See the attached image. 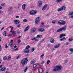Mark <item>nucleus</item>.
<instances>
[{"label": "nucleus", "mask_w": 73, "mask_h": 73, "mask_svg": "<svg viewBox=\"0 0 73 73\" xmlns=\"http://www.w3.org/2000/svg\"><path fill=\"white\" fill-rule=\"evenodd\" d=\"M61 69H62L61 66V65H58L54 67L52 70L53 72H57V71L60 70H61Z\"/></svg>", "instance_id": "f257e3e1"}, {"label": "nucleus", "mask_w": 73, "mask_h": 73, "mask_svg": "<svg viewBox=\"0 0 73 73\" xmlns=\"http://www.w3.org/2000/svg\"><path fill=\"white\" fill-rule=\"evenodd\" d=\"M28 61V58H25L22 59V60L21 61V63L23 65H25L27 64Z\"/></svg>", "instance_id": "f03ea898"}, {"label": "nucleus", "mask_w": 73, "mask_h": 73, "mask_svg": "<svg viewBox=\"0 0 73 73\" xmlns=\"http://www.w3.org/2000/svg\"><path fill=\"white\" fill-rule=\"evenodd\" d=\"M66 29V26H65L64 27H63L62 28H61L59 29L58 30H57V32H61L63 30V31H65Z\"/></svg>", "instance_id": "7ed1b4c3"}, {"label": "nucleus", "mask_w": 73, "mask_h": 73, "mask_svg": "<svg viewBox=\"0 0 73 73\" xmlns=\"http://www.w3.org/2000/svg\"><path fill=\"white\" fill-rule=\"evenodd\" d=\"M37 13V11L35 10H32L30 11V14L31 15H35Z\"/></svg>", "instance_id": "20e7f679"}, {"label": "nucleus", "mask_w": 73, "mask_h": 73, "mask_svg": "<svg viewBox=\"0 0 73 73\" xmlns=\"http://www.w3.org/2000/svg\"><path fill=\"white\" fill-rule=\"evenodd\" d=\"M36 20L35 21V24H37L39 21H40V17H37L36 18Z\"/></svg>", "instance_id": "39448f33"}, {"label": "nucleus", "mask_w": 73, "mask_h": 73, "mask_svg": "<svg viewBox=\"0 0 73 73\" xmlns=\"http://www.w3.org/2000/svg\"><path fill=\"white\" fill-rule=\"evenodd\" d=\"M38 31L39 32H43L45 31V29L44 28L41 27L38 29Z\"/></svg>", "instance_id": "423d86ee"}, {"label": "nucleus", "mask_w": 73, "mask_h": 73, "mask_svg": "<svg viewBox=\"0 0 73 73\" xmlns=\"http://www.w3.org/2000/svg\"><path fill=\"white\" fill-rule=\"evenodd\" d=\"M36 28H32L31 29V33H35L36 31Z\"/></svg>", "instance_id": "0eeeda50"}, {"label": "nucleus", "mask_w": 73, "mask_h": 73, "mask_svg": "<svg viewBox=\"0 0 73 73\" xmlns=\"http://www.w3.org/2000/svg\"><path fill=\"white\" fill-rule=\"evenodd\" d=\"M48 6V4H46L44 5L43 6V8L42 9V11H44L45 10V9L46 8V7H47V6Z\"/></svg>", "instance_id": "6e6552de"}, {"label": "nucleus", "mask_w": 73, "mask_h": 73, "mask_svg": "<svg viewBox=\"0 0 73 73\" xmlns=\"http://www.w3.org/2000/svg\"><path fill=\"white\" fill-rule=\"evenodd\" d=\"M38 7H41L42 6V2L41 1H38Z\"/></svg>", "instance_id": "1a4fd4ad"}, {"label": "nucleus", "mask_w": 73, "mask_h": 73, "mask_svg": "<svg viewBox=\"0 0 73 73\" xmlns=\"http://www.w3.org/2000/svg\"><path fill=\"white\" fill-rule=\"evenodd\" d=\"M13 40H11V41L9 42V45L10 47H12L13 45Z\"/></svg>", "instance_id": "9d476101"}, {"label": "nucleus", "mask_w": 73, "mask_h": 73, "mask_svg": "<svg viewBox=\"0 0 73 73\" xmlns=\"http://www.w3.org/2000/svg\"><path fill=\"white\" fill-rule=\"evenodd\" d=\"M39 72L40 73H42L43 72V69L41 67L39 68Z\"/></svg>", "instance_id": "9b49d317"}, {"label": "nucleus", "mask_w": 73, "mask_h": 73, "mask_svg": "<svg viewBox=\"0 0 73 73\" xmlns=\"http://www.w3.org/2000/svg\"><path fill=\"white\" fill-rule=\"evenodd\" d=\"M14 23H15V24H18L20 23V21L18 20H15Z\"/></svg>", "instance_id": "f8f14e48"}, {"label": "nucleus", "mask_w": 73, "mask_h": 73, "mask_svg": "<svg viewBox=\"0 0 73 73\" xmlns=\"http://www.w3.org/2000/svg\"><path fill=\"white\" fill-rule=\"evenodd\" d=\"M66 36V34H61L60 35L59 37L60 38H62V37H64V36Z\"/></svg>", "instance_id": "ddd939ff"}, {"label": "nucleus", "mask_w": 73, "mask_h": 73, "mask_svg": "<svg viewBox=\"0 0 73 73\" xmlns=\"http://www.w3.org/2000/svg\"><path fill=\"white\" fill-rule=\"evenodd\" d=\"M6 70V68H5V67H4L2 68H1L0 69L1 71V72H3V71H5V70Z\"/></svg>", "instance_id": "4468645a"}, {"label": "nucleus", "mask_w": 73, "mask_h": 73, "mask_svg": "<svg viewBox=\"0 0 73 73\" xmlns=\"http://www.w3.org/2000/svg\"><path fill=\"white\" fill-rule=\"evenodd\" d=\"M26 6V5L25 4H24L22 6V8L23 9H25V6Z\"/></svg>", "instance_id": "2eb2a0df"}, {"label": "nucleus", "mask_w": 73, "mask_h": 73, "mask_svg": "<svg viewBox=\"0 0 73 73\" xmlns=\"http://www.w3.org/2000/svg\"><path fill=\"white\" fill-rule=\"evenodd\" d=\"M36 62V60L33 59L32 60L31 62H30V64H33Z\"/></svg>", "instance_id": "dca6fc26"}, {"label": "nucleus", "mask_w": 73, "mask_h": 73, "mask_svg": "<svg viewBox=\"0 0 73 73\" xmlns=\"http://www.w3.org/2000/svg\"><path fill=\"white\" fill-rule=\"evenodd\" d=\"M29 28V26H28L26 27L24 31V32H26L27 30H28Z\"/></svg>", "instance_id": "f3484780"}, {"label": "nucleus", "mask_w": 73, "mask_h": 73, "mask_svg": "<svg viewBox=\"0 0 73 73\" xmlns=\"http://www.w3.org/2000/svg\"><path fill=\"white\" fill-rule=\"evenodd\" d=\"M60 8H61L62 11H64L66 7L65 6H62Z\"/></svg>", "instance_id": "a211bd4d"}, {"label": "nucleus", "mask_w": 73, "mask_h": 73, "mask_svg": "<svg viewBox=\"0 0 73 73\" xmlns=\"http://www.w3.org/2000/svg\"><path fill=\"white\" fill-rule=\"evenodd\" d=\"M41 37H42V35H38L36 36V38H41Z\"/></svg>", "instance_id": "6ab92c4d"}, {"label": "nucleus", "mask_w": 73, "mask_h": 73, "mask_svg": "<svg viewBox=\"0 0 73 73\" xmlns=\"http://www.w3.org/2000/svg\"><path fill=\"white\" fill-rule=\"evenodd\" d=\"M50 42H51V43H53L54 42V39L53 38H52L51 39L50 41Z\"/></svg>", "instance_id": "aec40b11"}, {"label": "nucleus", "mask_w": 73, "mask_h": 73, "mask_svg": "<svg viewBox=\"0 0 73 73\" xmlns=\"http://www.w3.org/2000/svg\"><path fill=\"white\" fill-rule=\"evenodd\" d=\"M44 41V39H42V40H41L40 41L39 43V44L40 45L42 43V42H43V41Z\"/></svg>", "instance_id": "412c9836"}, {"label": "nucleus", "mask_w": 73, "mask_h": 73, "mask_svg": "<svg viewBox=\"0 0 73 73\" xmlns=\"http://www.w3.org/2000/svg\"><path fill=\"white\" fill-rule=\"evenodd\" d=\"M66 40V38H65V37H64L60 39V40L62 41H64V40Z\"/></svg>", "instance_id": "4be33fe9"}, {"label": "nucleus", "mask_w": 73, "mask_h": 73, "mask_svg": "<svg viewBox=\"0 0 73 73\" xmlns=\"http://www.w3.org/2000/svg\"><path fill=\"white\" fill-rule=\"evenodd\" d=\"M62 21H58V23L59 25H62Z\"/></svg>", "instance_id": "5701e85b"}, {"label": "nucleus", "mask_w": 73, "mask_h": 73, "mask_svg": "<svg viewBox=\"0 0 73 73\" xmlns=\"http://www.w3.org/2000/svg\"><path fill=\"white\" fill-rule=\"evenodd\" d=\"M62 0H57L56 2L57 3H61V2H62Z\"/></svg>", "instance_id": "b1692460"}, {"label": "nucleus", "mask_w": 73, "mask_h": 73, "mask_svg": "<svg viewBox=\"0 0 73 73\" xmlns=\"http://www.w3.org/2000/svg\"><path fill=\"white\" fill-rule=\"evenodd\" d=\"M27 70H28V67H27L25 69V70H24V72H27Z\"/></svg>", "instance_id": "393cba45"}, {"label": "nucleus", "mask_w": 73, "mask_h": 73, "mask_svg": "<svg viewBox=\"0 0 73 73\" xmlns=\"http://www.w3.org/2000/svg\"><path fill=\"white\" fill-rule=\"evenodd\" d=\"M12 9V7H9L8 9V11H11Z\"/></svg>", "instance_id": "a878e982"}, {"label": "nucleus", "mask_w": 73, "mask_h": 73, "mask_svg": "<svg viewBox=\"0 0 73 73\" xmlns=\"http://www.w3.org/2000/svg\"><path fill=\"white\" fill-rule=\"evenodd\" d=\"M8 60H11V55L8 56Z\"/></svg>", "instance_id": "bb28decb"}, {"label": "nucleus", "mask_w": 73, "mask_h": 73, "mask_svg": "<svg viewBox=\"0 0 73 73\" xmlns=\"http://www.w3.org/2000/svg\"><path fill=\"white\" fill-rule=\"evenodd\" d=\"M30 48V46L29 45H28L26 48V49L27 50H28V49Z\"/></svg>", "instance_id": "cd10ccee"}, {"label": "nucleus", "mask_w": 73, "mask_h": 73, "mask_svg": "<svg viewBox=\"0 0 73 73\" xmlns=\"http://www.w3.org/2000/svg\"><path fill=\"white\" fill-rule=\"evenodd\" d=\"M66 24V22L65 21H62V25H64Z\"/></svg>", "instance_id": "c85d7f7f"}, {"label": "nucleus", "mask_w": 73, "mask_h": 73, "mask_svg": "<svg viewBox=\"0 0 73 73\" xmlns=\"http://www.w3.org/2000/svg\"><path fill=\"white\" fill-rule=\"evenodd\" d=\"M56 21L55 20H53L52 21V24H55V23H56Z\"/></svg>", "instance_id": "c756f323"}, {"label": "nucleus", "mask_w": 73, "mask_h": 73, "mask_svg": "<svg viewBox=\"0 0 73 73\" xmlns=\"http://www.w3.org/2000/svg\"><path fill=\"white\" fill-rule=\"evenodd\" d=\"M73 14V12H70V13L68 14L69 16H71V15H72Z\"/></svg>", "instance_id": "7c9ffc66"}, {"label": "nucleus", "mask_w": 73, "mask_h": 73, "mask_svg": "<svg viewBox=\"0 0 73 73\" xmlns=\"http://www.w3.org/2000/svg\"><path fill=\"white\" fill-rule=\"evenodd\" d=\"M6 34H7V33H6V32L5 31H4L3 33V35H4V36H6Z\"/></svg>", "instance_id": "2f4dec72"}, {"label": "nucleus", "mask_w": 73, "mask_h": 73, "mask_svg": "<svg viewBox=\"0 0 73 73\" xmlns=\"http://www.w3.org/2000/svg\"><path fill=\"white\" fill-rule=\"evenodd\" d=\"M59 46H59V45H57L55 46H54V48H59Z\"/></svg>", "instance_id": "473e14b6"}, {"label": "nucleus", "mask_w": 73, "mask_h": 73, "mask_svg": "<svg viewBox=\"0 0 73 73\" xmlns=\"http://www.w3.org/2000/svg\"><path fill=\"white\" fill-rule=\"evenodd\" d=\"M57 11L58 12H60V11H62V10L61 9V8H60L58 9Z\"/></svg>", "instance_id": "72a5a7b5"}, {"label": "nucleus", "mask_w": 73, "mask_h": 73, "mask_svg": "<svg viewBox=\"0 0 73 73\" xmlns=\"http://www.w3.org/2000/svg\"><path fill=\"white\" fill-rule=\"evenodd\" d=\"M36 38V37L33 38H31V40H33V41H34V40H35Z\"/></svg>", "instance_id": "f704fd0d"}, {"label": "nucleus", "mask_w": 73, "mask_h": 73, "mask_svg": "<svg viewBox=\"0 0 73 73\" xmlns=\"http://www.w3.org/2000/svg\"><path fill=\"white\" fill-rule=\"evenodd\" d=\"M3 60L5 61V60H6V59H7V56H5L3 58Z\"/></svg>", "instance_id": "c9c22d12"}, {"label": "nucleus", "mask_w": 73, "mask_h": 73, "mask_svg": "<svg viewBox=\"0 0 73 73\" xmlns=\"http://www.w3.org/2000/svg\"><path fill=\"white\" fill-rule=\"evenodd\" d=\"M69 50L70 52H73V48H70L69 49Z\"/></svg>", "instance_id": "e433bc0d"}, {"label": "nucleus", "mask_w": 73, "mask_h": 73, "mask_svg": "<svg viewBox=\"0 0 73 73\" xmlns=\"http://www.w3.org/2000/svg\"><path fill=\"white\" fill-rule=\"evenodd\" d=\"M27 21H28L27 20V19H24L23 20V22H27Z\"/></svg>", "instance_id": "4c0bfd02"}, {"label": "nucleus", "mask_w": 73, "mask_h": 73, "mask_svg": "<svg viewBox=\"0 0 73 73\" xmlns=\"http://www.w3.org/2000/svg\"><path fill=\"white\" fill-rule=\"evenodd\" d=\"M36 64H34L33 65V68H36Z\"/></svg>", "instance_id": "58836bf2"}, {"label": "nucleus", "mask_w": 73, "mask_h": 73, "mask_svg": "<svg viewBox=\"0 0 73 73\" xmlns=\"http://www.w3.org/2000/svg\"><path fill=\"white\" fill-rule=\"evenodd\" d=\"M12 33L13 34V35H15V34H16V32L15 31H12Z\"/></svg>", "instance_id": "ea45409f"}, {"label": "nucleus", "mask_w": 73, "mask_h": 73, "mask_svg": "<svg viewBox=\"0 0 73 73\" xmlns=\"http://www.w3.org/2000/svg\"><path fill=\"white\" fill-rule=\"evenodd\" d=\"M69 41H70H70H73V39L72 38L69 39Z\"/></svg>", "instance_id": "a19ab883"}, {"label": "nucleus", "mask_w": 73, "mask_h": 73, "mask_svg": "<svg viewBox=\"0 0 73 73\" xmlns=\"http://www.w3.org/2000/svg\"><path fill=\"white\" fill-rule=\"evenodd\" d=\"M24 53H29V51H24Z\"/></svg>", "instance_id": "79ce46f5"}, {"label": "nucleus", "mask_w": 73, "mask_h": 73, "mask_svg": "<svg viewBox=\"0 0 73 73\" xmlns=\"http://www.w3.org/2000/svg\"><path fill=\"white\" fill-rule=\"evenodd\" d=\"M17 33L18 34H20V31L19 30L17 31Z\"/></svg>", "instance_id": "37998d69"}, {"label": "nucleus", "mask_w": 73, "mask_h": 73, "mask_svg": "<svg viewBox=\"0 0 73 73\" xmlns=\"http://www.w3.org/2000/svg\"><path fill=\"white\" fill-rule=\"evenodd\" d=\"M5 5V3H3L1 4V6H4Z\"/></svg>", "instance_id": "c03bdc74"}, {"label": "nucleus", "mask_w": 73, "mask_h": 73, "mask_svg": "<svg viewBox=\"0 0 73 73\" xmlns=\"http://www.w3.org/2000/svg\"><path fill=\"white\" fill-rule=\"evenodd\" d=\"M47 64H49L50 63V60H48V61H47Z\"/></svg>", "instance_id": "a18cd8bd"}, {"label": "nucleus", "mask_w": 73, "mask_h": 73, "mask_svg": "<svg viewBox=\"0 0 73 73\" xmlns=\"http://www.w3.org/2000/svg\"><path fill=\"white\" fill-rule=\"evenodd\" d=\"M34 50H35V49L34 48H33L31 49V51L32 52H33Z\"/></svg>", "instance_id": "49530a36"}, {"label": "nucleus", "mask_w": 73, "mask_h": 73, "mask_svg": "<svg viewBox=\"0 0 73 73\" xmlns=\"http://www.w3.org/2000/svg\"><path fill=\"white\" fill-rule=\"evenodd\" d=\"M17 42L18 43H20V42H21V40H18Z\"/></svg>", "instance_id": "de8ad7c7"}, {"label": "nucleus", "mask_w": 73, "mask_h": 73, "mask_svg": "<svg viewBox=\"0 0 73 73\" xmlns=\"http://www.w3.org/2000/svg\"><path fill=\"white\" fill-rule=\"evenodd\" d=\"M21 56L19 55L18 56L17 58V59H18V58H20V57Z\"/></svg>", "instance_id": "09e8293b"}, {"label": "nucleus", "mask_w": 73, "mask_h": 73, "mask_svg": "<svg viewBox=\"0 0 73 73\" xmlns=\"http://www.w3.org/2000/svg\"><path fill=\"white\" fill-rule=\"evenodd\" d=\"M41 25H44V22H42L41 23Z\"/></svg>", "instance_id": "8fccbe9b"}, {"label": "nucleus", "mask_w": 73, "mask_h": 73, "mask_svg": "<svg viewBox=\"0 0 73 73\" xmlns=\"http://www.w3.org/2000/svg\"><path fill=\"white\" fill-rule=\"evenodd\" d=\"M44 56V54H42V55H41L40 57H43Z\"/></svg>", "instance_id": "3c124183"}, {"label": "nucleus", "mask_w": 73, "mask_h": 73, "mask_svg": "<svg viewBox=\"0 0 73 73\" xmlns=\"http://www.w3.org/2000/svg\"><path fill=\"white\" fill-rule=\"evenodd\" d=\"M18 49H18V48H15L14 49V50H18Z\"/></svg>", "instance_id": "603ef678"}, {"label": "nucleus", "mask_w": 73, "mask_h": 73, "mask_svg": "<svg viewBox=\"0 0 73 73\" xmlns=\"http://www.w3.org/2000/svg\"><path fill=\"white\" fill-rule=\"evenodd\" d=\"M67 17H64L63 18V19H64V20H65V19H66Z\"/></svg>", "instance_id": "864d4df0"}, {"label": "nucleus", "mask_w": 73, "mask_h": 73, "mask_svg": "<svg viewBox=\"0 0 73 73\" xmlns=\"http://www.w3.org/2000/svg\"><path fill=\"white\" fill-rule=\"evenodd\" d=\"M8 48V46H7V45H6L5 46V48L6 49H7V48Z\"/></svg>", "instance_id": "5fc2aeb1"}, {"label": "nucleus", "mask_w": 73, "mask_h": 73, "mask_svg": "<svg viewBox=\"0 0 73 73\" xmlns=\"http://www.w3.org/2000/svg\"><path fill=\"white\" fill-rule=\"evenodd\" d=\"M68 60H65V63H66L67 62H68Z\"/></svg>", "instance_id": "6e6d98bb"}, {"label": "nucleus", "mask_w": 73, "mask_h": 73, "mask_svg": "<svg viewBox=\"0 0 73 73\" xmlns=\"http://www.w3.org/2000/svg\"><path fill=\"white\" fill-rule=\"evenodd\" d=\"M35 41H38V39H35Z\"/></svg>", "instance_id": "4d7b16f0"}, {"label": "nucleus", "mask_w": 73, "mask_h": 73, "mask_svg": "<svg viewBox=\"0 0 73 73\" xmlns=\"http://www.w3.org/2000/svg\"><path fill=\"white\" fill-rule=\"evenodd\" d=\"M1 49H2V48H1V45H0V52L1 50Z\"/></svg>", "instance_id": "13d9d810"}, {"label": "nucleus", "mask_w": 73, "mask_h": 73, "mask_svg": "<svg viewBox=\"0 0 73 73\" xmlns=\"http://www.w3.org/2000/svg\"><path fill=\"white\" fill-rule=\"evenodd\" d=\"M66 45H68V44H69V42H66Z\"/></svg>", "instance_id": "bf43d9fd"}, {"label": "nucleus", "mask_w": 73, "mask_h": 73, "mask_svg": "<svg viewBox=\"0 0 73 73\" xmlns=\"http://www.w3.org/2000/svg\"><path fill=\"white\" fill-rule=\"evenodd\" d=\"M17 28H19V27H20V25H19L17 26Z\"/></svg>", "instance_id": "052dcab7"}, {"label": "nucleus", "mask_w": 73, "mask_h": 73, "mask_svg": "<svg viewBox=\"0 0 73 73\" xmlns=\"http://www.w3.org/2000/svg\"><path fill=\"white\" fill-rule=\"evenodd\" d=\"M11 50H12V51L13 50H14V49L13 48H11Z\"/></svg>", "instance_id": "680f3d73"}, {"label": "nucleus", "mask_w": 73, "mask_h": 73, "mask_svg": "<svg viewBox=\"0 0 73 73\" xmlns=\"http://www.w3.org/2000/svg\"><path fill=\"white\" fill-rule=\"evenodd\" d=\"M19 18V16H17L16 17V19H18V18Z\"/></svg>", "instance_id": "e2e57ef3"}, {"label": "nucleus", "mask_w": 73, "mask_h": 73, "mask_svg": "<svg viewBox=\"0 0 73 73\" xmlns=\"http://www.w3.org/2000/svg\"><path fill=\"white\" fill-rule=\"evenodd\" d=\"M12 31H13V29H11L10 32H12Z\"/></svg>", "instance_id": "0e129e2a"}, {"label": "nucleus", "mask_w": 73, "mask_h": 73, "mask_svg": "<svg viewBox=\"0 0 73 73\" xmlns=\"http://www.w3.org/2000/svg\"><path fill=\"white\" fill-rule=\"evenodd\" d=\"M3 9V7L1 6H0V9Z\"/></svg>", "instance_id": "69168bd1"}, {"label": "nucleus", "mask_w": 73, "mask_h": 73, "mask_svg": "<svg viewBox=\"0 0 73 73\" xmlns=\"http://www.w3.org/2000/svg\"><path fill=\"white\" fill-rule=\"evenodd\" d=\"M14 48H17V46L16 45H15L14 46Z\"/></svg>", "instance_id": "338daca9"}, {"label": "nucleus", "mask_w": 73, "mask_h": 73, "mask_svg": "<svg viewBox=\"0 0 73 73\" xmlns=\"http://www.w3.org/2000/svg\"><path fill=\"white\" fill-rule=\"evenodd\" d=\"M10 28L11 29H13V27H12V26H10Z\"/></svg>", "instance_id": "774afa93"}]
</instances>
